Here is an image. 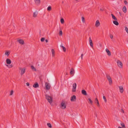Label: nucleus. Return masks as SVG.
<instances>
[{"label": "nucleus", "instance_id": "obj_34", "mask_svg": "<svg viewBox=\"0 0 128 128\" xmlns=\"http://www.w3.org/2000/svg\"><path fill=\"white\" fill-rule=\"evenodd\" d=\"M125 30L126 32L128 34V28H127V27L126 26L125 27Z\"/></svg>", "mask_w": 128, "mask_h": 128}, {"label": "nucleus", "instance_id": "obj_51", "mask_svg": "<svg viewBox=\"0 0 128 128\" xmlns=\"http://www.w3.org/2000/svg\"><path fill=\"white\" fill-rule=\"evenodd\" d=\"M62 3H63V2H62Z\"/></svg>", "mask_w": 128, "mask_h": 128}, {"label": "nucleus", "instance_id": "obj_41", "mask_svg": "<svg viewBox=\"0 0 128 128\" xmlns=\"http://www.w3.org/2000/svg\"><path fill=\"white\" fill-rule=\"evenodd\" d=\"M124 3L125 4H127V2L126 0H124Z\"/></svg>", "mask_w": 128, "mask_h": 128}, {"label": "nucleus", "instance_id": "obj_18", "mask_svg": "<svg viewBox=\"0 0 128 128\" xmlns=\"http://www.w3.org/2000/svg\"><path fill=\"white\" fill-rule=\"evenodd\" d=\"M122 10L123 12L126 13V8L125 6H124L122 8Z\"/></svg>", "mask_w": 128, "mask_h": 128}, {"label": "nucleus", "instance_id": "obj_21", "mask_svg": "<svg viewBox=\"0 0 128 128\" xmlns=\"http://www.w3.org/2000/svg\"><path fill=\"white\" fill-rule=\"evenodd\" d=\"M52 56L53 57L55 55V51L54 50V49H52Z\"/></svg>", "mask_w": 128, "mask_h": 128}, {"label": "nucleus", "instance_id": "obj_4", "mask_svg": "<svg viewBox=\"0 0 128 128\" xmlns=\"http://www.w3.org/2000/svg\"><path fill=\"white\" fill-rule=\"evenodd\" d=\"M76 83H74L73 84V88L72 90V92H74L76 91Z\"/></svg>", "mask_w": 128, "mask_h": 128}, {"label": "nucleus", "instance_id": "obj_16", "mask_svg": "<svg viewBox=\"0 0 128 128\" xmlns=\"http://www.w3.org/2000/svg\"><path fill=\"white\" fill-rule=\"evenodd\" d=\"M38 14L37 11H36L34 12L33 14V16L34 18H36Z\"/></svg>", "mask_w": 128, "mask_h": 128}, {"label": "nucleus", "instance_id": "obj_29", "mask_svg": "<svg viewBox=\"0 0 128 128\" xmlns=\"http://www.w3.org/2000/svg\"><path fill=\"white\" fill-rule=\"evenodd\" d=\"M61 23L63 24L64 23V19L63 18H61L60 20Z\"/></svg>", "mask_w": 128, "mask_h": 128}, {"label": "nucleus", "instance_id": "obj_37", "mask_svg": "<svg viewBox=\"0 0 128 128\" xmlns=\"http://www.w3.org/2000/svg\"><path fill=\"white\" fill-rule=\"evenodd\" d=\"M62 30H60V32H59V34L60 36H62Z\"/></svg>", "mask_w": 128, "mask_h": 128}, {"label": "nucleus", "instance_id": "obj_20", "mask_svg": "<svg viewBox=\"0 0 128 128\" xmlns=\"http://www.w3.org/2000/svg\"><path fill=\"white\" fill-rule=\"evenodd\" d=\"M111 15L112 16V18L115 20H117V19L115 16L112 14Z\"/></svg>", "mask_w": 128, "mask_h": 128}, {"label": "nucleus", "instance_id": "obj_38", "mask_svg": "<svg viewBox=\"0 0 128 128\" xmlns=\"http://www.w3.org/2000/svg\"><path fill=\"white\" fill-rule=\"evenodd\" d=\"M82 20L83 22H84V17H82Z\"/></svg>", "mask_w": 128, "mask_h": 128}, {"label": "nucleus", "instance_id": "obj_32", "mask_svg": "<svg viewBox=\"0 0 128 128\" xmlns=\"http://www.w3.org/2000/svg\"><path fill=\"white\" fill-rule=\"evenodd\" d=\"M103 98L105 102H107L105 96H103Z\"/></svg>", "mask_w": 128, "mask_h": 128}, {"label": "nucleus", "instance_id": "obj_3", "mask_svg": "<svg viewBox=\"0 0 128 128\" xmlns=\"http://www.w3.org/2000/svg\"><path fill=\"white\" fill-rule=\"evenodd\" d=\"M117 64L118 66L121 68H122V64L121 61L119 60H118L117 62Z\"/></svg>", "mask_w": 128, "mask_h": 128}, {"label": "nucleus", "instance_id": "obj_35", "mask_svg": "<svg viewBox=\"0 0 128 128\" xmlns=\"http://www.w3.org/2000/svg\"><path fill=\"white\" fill-rule=\"evenodd\" d=\"M95 103H97V102H99L98 99H97V98H96L95 99Z\"/></svg>", "mask_w": 128, "mask_h": 128}, {"label": "nucleus", "instance_id": "obj_43", "mask_svg": "<svg viewBox=\"0 0 128 128\" xmlns=\"http://www.w3.org/2000/svg\"><path fill=\"white\" fill-rule=\"evenodd\" d=\"M26 84L27 86H29L30 85V83L29 82H27L26 83Z\"/></svg>", "mask_w": 128, "mask_h": 128}, {"label": "nucleus", "instance_id": "obj_30", "mask_svg": "<svg viewBox=\"0 0 128 128\" xmlns=\"http://www.w3.org/2000/svg\"><path fill=\"white\" fill-rule=\"evenodd\" d=\"M10 54V53L9 52L6 51V52L5 54L7 56H8Z\"/></svg>", "mask_w": 128, "mask_h": 128}, {"label": "nucleus", "instance_id": "obj_1", "mask_svg": "<svg viewBox=\"0 0 128 128\" xmlns=\"http://www.w3.org/2000/svg\"><path fill=\"white\" fill-rule=\"evenodd\" d=\"M46 98L50 104H51L52 102V98L48 95L46 94L45 95Z\"/></svg>", "mask_w": 128, "mask_h": 128}, {"label": "nucleus", "instance_id": "obj_13", "mask_svg": "<svg viewBox=\"0 0 128 128\" xmlns=\"http://www.w3.org/2000/svg\"><path fill=\"white\" fill-rule=\"evenodd\" d=\"M20 44H23L24 43V41L22 39H20L18 41Z\"/></svg>", "mask_w": 128, "mask_h": 128}, {"label": "nucleus", "instance_id": "obj_49", "mask_svg": "<svg viewBox=\"0 0 128 128\" xmlns=\"http://www.w3.org/2000/svg\"><path fill=\"white\" fill-rule=\"evenodd\" d=\"M119 13H120V14H121V13H120V12H119Z\"/></svg>", "mask_w": 128, "mask_h": 128}, {"label": "nucleus", "instance_id": "obj_44", "mask_svg": "<svg viewBox=\"0 0 128 128\" xmlns=\"http://www.w3.org/2000/svg\"><path fill=\"white\" fill-rule=\"evenodd\" d=\"M83 54H81V59H82V58H83Z\"/></svg>", "mask_w": 128, "mask_h": 128}, {"label": "nucleus", "instance_id": "obj_25", "mask_svg": "<svg viewBox=\"0 0 128 128\" xmlns=\"http://www.w3.org/2000/svg\"><path fill=\"white\" fill-rule=\"evenodd\" d=\"M88 100L89 101V102H88L89 103H90L91 104H92V101L91 100L90 98H88Z\"/></svg>", "mask_w": 128, "mask_h": 128}, {"label": "nucleus", "instance_id": "obj_33", "mask_svg": "<svg viewBox=\"0 0 128 128\" xmlns=\"http://www.w3.org/2000/svg\"><path fill=\"white\" fill-rule=\"evenodd\" d=\"M45 38H42L40 40L41 42H43L45 40Z\"/></svg>", "mask_w": 128, "mask_h": 128}, {"label": "nucleus", "instance_id": "obj_8", "mask_svg": "<svg viewBox=\"0 0 128 128\" xmlns=\"http://www.w3.org/2000/svg\"><path fill=\"white\" fill-rule=\"evenodd\" d=\"M89 43L90 46L92 48H93V43L90 37L89 38Z\"/></svg>", "mask_w": 128, "mask_h": 128}, {"label": "nucleus", "instance_id": "obj_47", "mask_svg": "<svg viewBox=\"0 0 128 128\" xmlns=\"http://www.w3.org/2000/svg\"><path fill=\"white\" fill-rule=\"evenodd\" d=\"M122 112H123V113H124V110H123L122 109Z\"/></svg>", "mask_w": 128, "mask_h": 128}, {"label": "nucleus", "instance_id": "obj_39", "mask_svg": "<svg viewBox=\"0 0 128 128\" xmlns=\"http://www.w3.org/2000/svg\"><path fill=\"white\" fill-rule=\"evenodd\" d=\"M13 92H14L13 91V90H12L10 92V96L12 95L13 94Z\"/></svg>", "mask_w": 128, "mask_h": 128}, {"label": "nucleus", "instance_id": "obj_48", "mask_svg": "<svg viewBox=\"0 0 128 128\" xmlns=\"http://www.w3.org/2000/svg\"><path fill=\"white\" fill-rule=\"evenodd\" d=\"M76 1H78V0H75Z\"/></svg>", "mask_w": 128, "mask_h": 128}, {"label": "nucleus", "instance_id": "obj_7", "mask_svg": "<svg viewBox=\"0 0 128 128\" xmlns=\"http://www.w3.org/2000/svg\"><path fill=\"white\" fill-rule=\"evenodd\" d=\"M76 96L75 95H73L71 98L70 100L72 102L76 101Z\"/></svg>", "mask_w": 128, "mask_h": 128}, {"label": "nucleus", "instance_id": "obj_26", "mask_svg": "<svg viewBox=\"0 0 128 128\" xmlns=\"http://www.w3.org/2000/svg\"><path fill=\"white\" fill-rule=\"evenodd\" d=\"M31 68L32 70H34V71H36V68L33 66H31Z\"/></svg>", "mask_w": 128, "mask_h": 128}, {"label": "nucleus", "instance_id": "obj_17", "mask_svg": "<svg viewBox=\"0 0 128 128\" xmlns=\"http://www.w3.org/2000/svg\"><path fill=\"white\" fill-rule=\"evenodd\" d=\"M119 88H120V92L121 93H123V91H124V90L123 88V87L122 86H119Z\"/></svg>", "mask_w": 128, "mask_h": 128}, {"label": "nucleus", "instance_id": "obj_2", "mask_svg": "<svg viewBox=\"0 0 128 128\" xmlns=\"http://www.w3.org/2000/svg\"><path fill=\"white\" fill-rule=\"evenodd\" d=\"M60 107L62 109H65L66 108V105L65 103V102L62 100L60 104Z\"/></svg>", "mask_w": 128, "mask_h": 128}, {"label": "nucleus", "instance_id": "obj_10", "mask_svg": "<svg viewBox=\"0 0 128 128\" xmlns=\"http://www.w3.org/2000/svg\"><path fill=\"white\" fill-rule=\"evenodd\" d=\"M83 95L86 96L87 95L86 92L84 90H82L81 91Z\"/></svg>", "mask_w": 128, "mask_h": 128}, {"label": "nucleus", "instance_id": "obj_14", "mask_svg": "<svg viewBox=\"0 0 128 128\" xmlns=\"http://www.w3.org/2000/svg\"><path fill=\"white\" fill-rule=\"evenodd\" d=\"M106 51L108 55L109 56H110L111 55V53L110 50L107 48H106Z\"/></svg>", "mask_w": 128, "mask_h": 128}, {"label": "nucleus", "instance_id": "obj_27", "mask_svg": "<svg viewBox=\"0 0 128 128\" xmlns=\"http://www.w3.org/2000/svg\"><path fill=\"white\" fill-rule=\"evenodd\" d=\"M47 125L48 126V127L50 128H52V126L51 124L49 123H48L47 124Z\"/></svg>", "mask_w": 128, "mask_h": 128}, {"label": "nucleus", "instance_id": "obj_6", "mask_svg": "<svg viewBox=\"0 0 128 128\" xmlns=\"http://www.w3.org/2000/svg\"><path fill=\"white\" fill-rule=\"evenodd\" d=\"M19 69L20 70H21V75H22L25 72L26 68H22H22H20Z\"/></svg>", "mask_w": 128, "mask_h": 128}, {"label": "nucleus", "instance_id": "obj_45", "mask_svg": "<svg viewBox=\"0 0 128 128\" xmlns=\"http://www.w3.org/2000/svg\"><path fill=\"white\" fill-rule=\"evenodd\" d=\"M100 10L101 11H103L104 10V9L103 8H100Z\"/></svg>", "mask_w": 128, "mask_h": 128}, {"label": "nucleus", "instance_id": "obj_12", "mask_svg": "<svg viewBox=\"0 0 128 128\" xmlns=\"http://www.w3.org/2000/svg\"><path fill=\"white\" fill-rule=\"evenodd\" d=\"M33 86L34 88H36L39 87V85L37 82H36L34 84Z\"/></svg>", "mask_w": 128, "mask_h": 128}, {"label": "nucleus", "instance_id": "obj_19", "mask_svg": "<svg viewBox=\"0 0 128 128\" xmlns=\"http://www.w3.org/2000/svg\"><path fill=\"white\" fill-rule=\"evenodd\" d=\"M117 20H115L113 21V23L116 26H118L119 24V23Z\"/></svg>", "mask_w": 128, "mask_h": 128}, {"label": "nucleus", "instance_id": "obj_40", "mask_svg": "<svg viewBox=\"0 0 128 128\" xmlns=\"http://www.w3.org/2000/svg\"><path fill=\"white\" fill-rule=\"evenodd\" d=\"M110 37L111 39H112L113 38V36L111 34L110 35Z\"/></svg>", "mask_w": 128, "mask_h": 128}, {"label": "nucleus", "instance_id": "obj_15", "mask_svg": "<svg viewBox=\"0 0 128 128\" xmlns=\"http://www.w3.org/2000/svg\"><path fill=\"white\" fill-rule=\"evenodd\" d=\"M100 25V23L99 21L98 20H97L96 23V27H98V26H99Z\"/></svg>", "mask_w": 128, "mask_h": 128}, {"label": "nucleus", "instance_id": "obj_36", "mask_svg": "<svg viewBox=\"0 0 128 128\" xmlns=\"http://www.w3.org/2000/svg\"><path fill=\"white\" fill-rule=\"evenodd\" d=\"M6 66L9 68H11L12 67V65H6Z\"/></svg>", "mask_w": 128, "mask_h": 128}, {"label": "nucleus", "instance_id": "obj_31", "mask_svg": "<svg viewBox=\"0 0 128 128\" xmlns=\"http://www.w3.org/2000/svg\"><path fill=\"white\" fill-rule=\"evenodd\" d=\"M51 10V7L50 6H48L47 8V10L48 11H50Z\"/></svg>", "mask_w": 128, "mask_h": 128}, {"label": "nucleus", "instance_id": "obj_23", "mask_svg": "<svg viewBox=\"0 0 128 128\" xmlns=\"http://www.w3.org/2000/svg\"><path fill=\"white\" fill-rule=\"evenodd\" d=\"M36 4H38L40 3V0H36Z\"/></svg>", "mask_w": 128, "mask_h": 128}, {"label": "nucleus", "instance_id": "obj_42", "mask_svg": "<svg viewBox=\"0 0 128 128\" xmlns=\"http://www.w3.org/2000/svg\"><path fill=\"white\" fill-rule=\"evenodd\" d=\"M97 106H98V107H99L100 106V104H99V102H97Z\"/></svg>", "mask_w": 128, "mask_h": 128}, {"label": "nucleus", "instance_id": "obj_28", "mask_svg": "<svg viewBox=\"0 0 128 128\" xmlns=\"http://www.w3.org/2000/svg\"><path fill=\"white\" fill-rule=\"evenodd\" d=\"M121 125L122 127L123 128H126L125 125L124 123H121Z\"/></svg>", "mask_w": 128, "mask_h": 128}, {"label": "nucleus", "instance_id": "obj_24", "mask_svg": "<svg viewBox=\"0 0 128 128\" xmlns=\"http://www.w3.org/2000/svg\"><path fill=\"white\" fill-rule=\"evenodd\" d=\"M60 46H61V47L62 48L63 51L64 52H65L66 50V48L65 47H64V46H62V45Z\"/></svg>", "mask_w": 128, "mask_h": 128}, {"label": "nucleus", "instance_id": "obj_46", "mask_svg": "<svg viewBox=\"0 0 128 128\" xmlns=\"http://www.w3.org/2000/svg\"><path fill=\"white\" fill-rule=\"evenodd\" d=\"M45 41L46 42H48V40H45Z\"/></svg>", "mask_w": 128, "mask_h": 128}, {"label": "nucleus", "instance_id": "obj_11", "mask_svg": "<svg viewBox=\"0 0 128 128\" xmlns=\"http://www.w3.org/2000/svg\"><path fill=\"white\" fill-rule=\"evenodd\" d=\"M6 62L7 64H10L11 63V60L9 58H7L6 59Z\"/></svg>", "mask_w": 128, "mask_h": 128}, {"label": "nucleus", "instance_id": "obj_5", "mask_svg": "<svg viewBox=\"0 0 128 128\" xmlns=\"http://www.w3.org/2000/svg\"><path fill=\"white\" fill-rule=\"evenodd\" d=\"M106 76L110 84L112 83V82L111 78L109 75L108 74L106 75Z\"/></svg>", "mask_w": 128, "mask_h": 128}, {"label": "nucleus", "instance_id": "obj_50", "mask_svg": "<svg viewBox=\"0 0 128 128\" xmlns=\"http://www.w3.org/2000/svg\"><path fill=\"white\" fill-rule=\"evenodd\" d=\"M127 42H128V40H127Z\"/></svg>", "mask_w": 128, "mask_h": 128}, {"label": "nucleus", "instance_id": "obj_9", "mask_svg": "<svg viewBox=\"0 0 128 128\" xmlns=\"http://www.w3.org/2000/svg\"><path fill=\"white\" fill-rule=\"evenodd\" d=\"M74 73V70L72 68H71L70 71V74L71 75H73Z\"/></svg>", "mask_w": 128, "mask_h": 128}, {"label": "nucleus", "instance_id": "obj_22", "mask_svg": "<svg viewBox=\"0 0 128 128\" xmlns=\"http://www.w3.org/2000/svg\"><path fill=\"white\" fill-rule=\"evenodd\" d=\"M46 88L48 90H49L50 88V86L48 84H47L46 85Z\"/></svg>", "mask_w": 128, "mask_h": 128}]
</instances>
